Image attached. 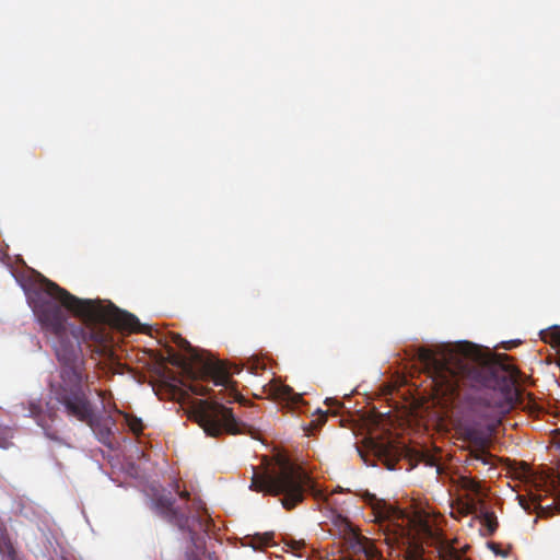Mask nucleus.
Wrapping results in <instances>:
<instances>
[{"mask_svg":"<svg viewBox=\"0 0 560 560\" xmlns=\"http://www.w3.org/2000/svg\"><path fill=\"white\" fill-rule=\"evenodd\" d=\"M418 360L428 371L435 389L450 400H459L464 388L485 390L467 397L468 411L477 425H494L513 407L517 370L506 354H492L469 341L444 347L435 353L421 347Z\"/></svg>","mask_w":560,"mask_h":560,"instance_id":"f03ea898","label":"nucleus"},{"mask_svg":"<svg viewBox=\"0 0 560 560\" xmlns=\"http://www.w3.org/2000/svg\"><path fill=\"white\" fill-rule=\"evenodd\" d=\"M483 523L487 526L490 534L494 533L498 528V521L492 512H486L483 515Z\"/></svg>","mask_w":560,"mask_h":560,"instance_id":"2eb2a0df","label":"nucleus"},{"mask_svg":"<svg viewBox=\"0 0 560 560\" xmlns=\"http://www.w3.org/2000/svg\"><path fill=\"white\" fill-rule=\"evenodd\" d=\"M174 490L179 494L182 499L188 500L189 499V492L188 491H180L178 481L174 482Z\"/></svg>","mask_w":560,"mask_h":560,"instance_id":"6ab92c4d","label":"nucleus"},{"mask_svg":"<svg viewBox=\"0 0 560 560\" xmlns=\"http://www.w3.org/2000/svg\"><path fill=\"white\" fill-rule=\"evenodd\" d=\"M464 440L471 443L475 448L486 446V439L482 436V434L472 427H467L463 431Z\"/></svg>","mask_w":560,"mask_h":560,"instance_id":"ddd939ff","label":"nucleus"},{"mask_svg":"<svg viewBox=\"0 0 560 560\" xmlns=\"http://www.w3.org/2000/svg\"><path fill=\"white\" fill-rule=\"evenodd\" d=\"M23 410L27 411L26 416L33 418L37 425H39L45 435L52 441H60L58 432L54 430L48 421L54 422L57 418L56 411L50 408H44L42 399H30L21 404ZM48 407V404H46Z\"/></svg>","mask_w":560,"mask_h":560,"instance_id":"6e6552de","label":"nucleus"},{"mask_svg":"<svg viewBox=\"0 0 560 560\" xmlns=\"http://www.w3.org/2000/svg\"><path fill=\"white\" fill-rule=\"evenodd\" d=\"M372 509L388 545H411L415 521L405 510L384 500L377 501Z\"/></svg>","mask_w":560,"mask_h":560,"instance_id":"0eeeda50","label":"nucleus"},{"mask_svg":"<svg viewBox=\"0 0 560 560\" xmlns=\"http://www.w3.org/2000/svg\"><path fill=\"white\" fill-rule=\"evenodd\" d=\"M153 504L156 512L167 522L177 526L180 530H187L195 544L199 539V534H208L210 521L206 505L200 500H194L195 514L191 515H187L179 506L174 505L175 501L171 493L161 492L155 494Z\"/></svg>","mask_w":560,"mask_h":560,"instance_id":"423d86ee","label":"nucleus"},{"mask_svg":"<svg viewBox=\"0 0 560 560\" xmlns=\"http://www.w3.org/2000/svg\"><path fill=\"white\" fill-rule=\"evenodd\" d=\"M273 542V533H256L248 534L242 538V546L250 547L254 550H262L265 547L270 546Z\"/></svg>","mask_w":560,"mask_h":560,"instance_id":"9d476101","label":"nucleus"},{"mask_svg":"<svg viewBox=\"0 0 560 560\" xmlns=\"http://www.w3.org/2000/svg\"><path fill=\"white\" fill-rule=\"evenodd\" d=\"M119 415H121L125 419V424L127 425L128 430L133 433L135 435H140L144 429V424L140 418H138L135 415L124 412L120 410H117Z\"/></svg>","mask_w":560,"mask_h":560,"instance_id":"f8f14e48","label":"nucleus"},{"mask_svg":"<svg viewBox=\"0 0 560 560\" xmlns=\"http://www.w3.org/2000/svg\"><path fill=\"white\" fill-rule=\"evenodd\" d=\"M419 550H408L407 551V560H418Z\"/></svg>","mask_w":560,"mask_h":560,"instance_id":"aec40b11","label":"nucleus"},{"mask_svg":"<svg viewBox=\"0 0 560 560\" xmlns=\"http://www.w3.org/2000/svg\"><path fill=\"white\" fill-rule=\"evenodd\" d=\"M545 342H551L560 346V328L556 327L552 330L546 332L542 337Z\"/></svg>","mask_w":560,"mask_h":560,"instance_id":"dca6fc26","label":"nucleus"},{"mask_svg":"<svg viewBox=\"0 0 560 560\" xmlns=\"http://www.w3.org/2000/svg\"><path fill=\"white\" fill-rule=\"evenodd\" d=\"M11 445H12V442H11L10 438L5 433L0 432V447L9 448Z\"/></svg>","mask_w":560,"mask_h":560,"instance_id":"f3484780","label":"nucleus"},{"mask_svg":"<svg viewBox=\"0 0 560 560\" xmlns=\"http://www.w3.org/2000/svg\"><path fill=\"white\" fill-rule=\"evenodd\" d=\"M469 483L471 485L472 488H477V483L474 480H469Z\"/></svg>","mask_w":560,"mask_h":560,"instance_id":"412c9836","label":"nucleus"},{"mask_svg":"<svg viewBox=\"0 0 560 560\" xmlns=\"http://www.w3.org/2000/svg\"><path fill=\"white\" fill-rule=\"evenodd\" d=\"M264 369V363L259 362L258 360L253 361L249 366L250 372L254 374H258V371Z\"/></svg>","mask_w":560,"mask_h":560,"instance_id":"a211bd4d","label":"nucleus"},{"mask_svg":"<svg viewBox=\"0 0 560 560\" xmlns=\"http://www.w3.org/2000/svg\"><path fill=\"white\" fill-rule=\"evenodd\" d=\"M183 353L168 351V362L180 369V385L188 393L203 398L192 401L189 419L199 424L207 436H210V398L207 397L210 382V359L201 354L180 335L173 338Z\"/></svg>","mask_w":560,"mask_h":560,"instance_id":"7ed1b4c3","label":"nucleus"},{"mask_svg":"<svg viewBox=\"0 0 560 560\" xmlns=\"http://www.w3.org/2000/svg\"><path fill=\"white\" fill-rule=\"evenodd\" d=\"M250 489L270 495H282L281 504L285 510H292L302 503L306 493L316 499L322 497V491L316 489L315 481L308 472L289 462H283L276 474H254Z\"/></svg>","mask_w":560,"mask_h":560,"instance_id":"39448f33","label":"nucleus"},{"mask_svg":"<svg viewBox=\"0 0 560 560\" xmlns=\"http://www.w3.org/2000/svg\"><path fill=\"white\" fill-rule=\"evenodd\" d=\"M322 417H323V421H325V420H326V418H327V415H326V413H324Z\"/></svg>","mask_w":560,"mask_h":560,"instance_id":"4be33fe9","label":"nucleus"},{"mask_svg":"<svg viewBox=\"0 0 560 560\" xmlns=\"http://www.w3.org/2000/svg\"><path fill=\"white\" fill-rule=\"evenodd\" d=\"M211 371L212 386L220 387L219 390L212 389V438L222 433H238L240 422L232 409L224 404L246 405L247 402V399L237 390L236 382L232 378L234 374L241 372V368L212 354Z\"/></svg>","mask_w":560,"mask_h":560,"instance_id":"20e7f679","label":"nucleus"},{"mask_svg":"<svg viewBox=\"0 0 560 560\" xmlns=\"http://www.w3.org/2000/svg\"><path fill=\"white\" fill-rule=\"evenodd\" d=\"M30 299L61 365L59 380L50 383L52 398L67 416L86 423L102 444L110 446L116 421L112 416L94 412L85 390L89 377L82 345L105 355L112 351V328L142 332V325L133 314L113 303L104 305L100 301L79 299L47 278L39 281Z\"/></svg>","mask_w":560,"mask_h":560,"instance_id":"f257e3e1","label":"nucleus"},{"mask_svg":"<svg viewBox=\"0 0 560 560\" xmlns=\"http://www.w3.org/2000/svg\"><path fill=\"white\" fill-rule=\"evenodd\" d=\"M266 392L275 399L284 400L292 404H298L301 400V396L295 394L290 386L277 382L270 383Z\"/></svg>","mask_w":560,"mask_h":560,"instance_id":"1a4fd4ad","label":"nucleus"},{"mask_svg":"<svg viewBox=\"0 0 560 560\" xmlns=\"http://www.w3.org/2000/svg\"><path fill=\"white\" fill-rule=\"evenodd\" d=\"M471 462H479L482 465H493V456L486 450V446L470 450Z\"/></svg>","mask_w":560,"mask_h":560,"instance_id":"4468645a","label":"nucleus"},{"mask_svg":"<svg viewBox=\"0 0 560 560\" xmlns=\"http://www.w3.org/2000/svg\"><path fill=\"white\" fill-rule=\"evenodd\" d=\"M354 538V547L358 551L363 552L368 560H383L381 551L374 546L371 539L360 534H355Z\"/></svg>","mask_w":560,"mask_h":560,"instance_id":"9b49d317","label":"nucleus"}]
</instances>
